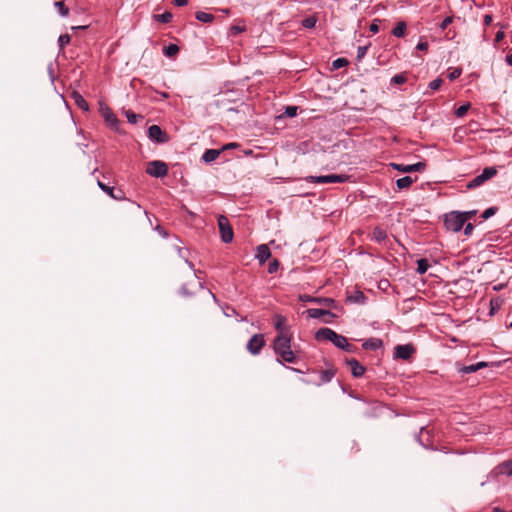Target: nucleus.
<instances>
[{"label":"nucleus","mask_w":512,"mask_h":512,"mask_svg":"<svg viewBox=\"0 0 512 512\" xmlns=\"http://www.w3.org/2000/svg\"><path fill=\"white\" fill-rule=\"evenodd\" d=\"M146 172L150 176L159 178V177H164L167 175L168 168H167L166 163H164L163 161L154 160V161H150L147 164Z\"/></svg>","instance_id":"nucleus-6"},{"label":"nucleus","mask_w":512,"mask_h":512,"mask_svg":"<svg viewBox=\"0 0 512 512\" xmlns=\"http://www.w3.org/2000/svg\"><path fill=\"white\" fill-rule=\"evenodd\" d=\"M411 172H422L426 168V164L424 162H417L415 164H410Z\"/></svg>","instance_id":"nucleus-39"},{"label":"nucleus","mask_w":512,"mask_h":512,"mask_svg":"<svg viewBox=\"0 0 512 512\" xmlns=\"http://www.w3.org/2000/svg\"><path fill=\"white\" fill-rule=\"evenodd\" d=\"M473 229H474V226L471 223H467L464 227V234L467 236L471 235Z\"/></svg>","instance_id":"nucleus-50"},{"label":"nucleus","mask_w":512,"mask_h":512,"mask_svg":"<svg viewBox=\"0 0 512 512\" xmlns=\"http://www.w3.org/2000/svg\"><path fill=\"white\" fill-rule=\"evenodd\" d=\"M71 37L68 34H62L58 38V44L60 49H63L67 44L70 43Z\"/></svg>","instance_id":"nucleus-33"},{"label":"nucleus","mask_w":512,"mask_h":512,"mask_svg":"<svg viewBox=\"0 0 512 512\" xmlns=\"http://www.w3.org/2000/svg\"><path fill=\"white\" fill-rule=\"evenodd\" d=\"M396 386H391V390L395 392Z\"/></svg>","instance_id":"nucleus-64"},{"label":"nucleus","mask_w":512,"mask_h":512,"mask_svg":"<svg viewBox=\"0 0 512 512\" xmlns=\"http://www.w3.org/2000/svg\"><path fill=\"white\" fill-rule=\"evenodd\" d=\"M278 268H279V261L274 259L268 265V273L273 274V273L277 272Z\"/></svg>","instance_id":"nucleus-43"},{"label":"nucleus","mask_w":512,"mask_h":512,"mask_svg":"<svg viewBox=\"0 0 512 512\" xmlns=\"http://www.w3.org/2000/svg\"><path fill=\"white\" fill-rule=\"evenodd\" d=\"M264 345V336L262 334H255L250 338L246 347L251 354L257 355L260 353Z\"/></svg>","instance_id":"nucleus-7"},{"label":"nucleus","mask_w":512,"mask_h":512,"mask_svg":"<svg viewBox=\"0 0 512 512\" xmlns=\"http://www.w3.org/2000/svg\"><path fill=\"white\" fill-rule=\"evenodd\" d=\"M506 62L509 66H512V48L510 53L506 56Z\"/></svg>","instance_id":"nucleus-58"},{"label":"nucleus","mask_w":512,"mask_h":512,"mask_svg":"<svg viewBox=\"0 0 512 512\" xmlns=\"http://www.w3.org/2000/svg\"><path fill=\"white\" fill-rule=\"evenodd\" d=\"M461 73H462L461 68H459V67L451 68V69H449V72H448V78L450 80H455L461 75Z\"/></svg>","instance_id":"nucleus-35"},{"label":"nucleus","mask_w":512,"mask_h":512,"mask_svg":"<svg viewBox=\"0 0 512 512\" xmlns=\"http://www.w3.org/2000/svg\"><path fill=\"white\" fill-rule=\"evenodd\" d=\"M487 366H488L487 362L481 361V362H477L475 364L462 366L458 369V372L462 375L474 373V372H476L482 368H485Z\"/></svg>","instance_id":"nucleus-14"},{"label":"nucleus","mask_w":512,"mask_h":512,"mask_svg":"<svg viewBox=\"0 0 512 512\" xmlns=\"http://www.w3.org/2000/svg\"><path fill=\"white\" fill-rule=\"evenodd\" d=\"M484 21L486 24H490L492 21V17L490 15H486Z\"/></svg>","instance_id":"nucleus-59"},{"label":"nucleus","mask_w":512,"mask_h":512,"mask_svg":"<svg viewBox=\"0 0 512 512\" xmlns=\"http://www.w3.org/2000/svg\"><path fill=\"white\" fill-rule=\"evenodd\" d=\"M484 183V180L482 179V177L480 175L476 176L475 178H473L468 184H467V188L469 189H473V188H476L480 185H482Z\"/></svg>","instance_id":"nucleus-32"},{"label":"nucleus","mask_w":512,"mask_h":512,"mask_svg":"<svg viewBox=\"0 0 512 512\" xmlns=\"http://www.w3.org/2000/svg\"><path fill=\"white\" fill-rule=\"evenodd\" d=\"M370 31L373 33H377L379 31L378 20H374L370 25Z\"/></svg>","instance_id":"nucleus-51"},{"label":"nucleus","mask_w":512,"mask_h":512,"mask_svg":"<svg viewBox=\"0 0 512 512\" xmlns=\"http://www.w3.org/2000/svg\"><path fill=\"white\" fill-rule=\"evenodd\" d=\"M54 7L61 16L67 17L69 15V8L65 6L63 1H56Z\"/></svg>","instance_id":"nucleus-29"},{"label":"nucleus","mask_w":512,"mask_h":512,"mask_svg":"<svg viewBox=\"0 0 512 512\" xmlns=\"http://www.w3.org/2000/svg\"><path fill=\"white\" fill-rule=\"evenodd\" d=\"M332 343L342 349V350H345L347 352H354V346H352L346 337H344L343 335H340V334H335L334 338L332 339Z\"/></svg>","instance_id":"nucleus-10"},{"label":"nucleus","mask_w":512,"mask_h":512,"mask_svg":"<svg viewBox=\"0 0 512 512\" xmlns=\"http://www.w3.org/2000/svg\"><path fill=\"white\" fill-rule=\"evenodd\" d=\"M315 302L323 303L325 305H331L334 303V301L330 298H324V299H314Z\"/></svg>","instance_id":"nucleus-52"},{"label":"nucleus","mask_w":512,"mask_h":512,"mask_svg":"<svg viewBox=\"0 0 512 512\" xmlns=\"http://www.w3.org/2000/svg\"><path fill=\"white\" fill-rule=\"evenodd\" d=\"M387 238V233L384 229H382L381 227H375L372 231V234H371V239L378 242V243H382L385 239Z\"/></svg>","instance_id":"nucleus-19"},{"label":"nucleus","mask_w":512,"mask_h":512,"mask_svg":"<svg viewBox=\"0 0 512 512\" xmlns=\"http://www.w3.org/2000/svg\"><path fill=\"white\" fill-rule=\"evenodd\" d=\"M237 147H238V144L235 143V142H232V143H228V144L224 145L222 150L234 149V148H237Z\"/></svg>","instance_id":"nucleus-56"},{"label":"nucleus","mask_w":512,"mask_h":512,"mask_svg":"<svg viewBox=\"0 0 512 512\" xmlns=\"http://www.w3.org/2000/svg\"><path fill=\"white\" fill-rule=\"evenodd\" d=\"M97 185L98 187L103 191L105 192L106 194H108L111 198L115 199V200H122L124 198V194L122 191H118V193H114V189L109 187L108 185L104 184L103 182H101L100 180L97 181Z\"/></svg>","instance_id":"nucleus-15"},{"label":"nucleus","mask_w":512,"mask_h":512,"mask_svg":"<svg viewBox=\"0 0 512 512\" xmlns=\"http://www.w3.org/2000/svg\"><path fill=\"white\" fill-rule=\"evenodd\" d=\"M365 295L362 291L356 290L352 294L347 297V301L350 303L364 304L365 303Z\"/></svg>","instance_id":"nucleus-21"},{"label":"nucleus","mask_w":512,"mask_h":512,"mask_svg":"<svg viewBox=\"0 0 512 512\" xmlns=\"http://www.w3.org/2000/svg\"><path fill=\"white\" fill-rule=\"evenodd\" d=\"M220 153H221V150L208 149L202 155V160L206 163L213 162L214 160H216L219 157Z\"/></svg>","instance_id":"nucleus-20"},{"label":"nucleus","mask_w":512,"mask_h":512,"mask_svg":"<svg viewBox=\"0 0 512 512\" xmlns=\"http://www.w3.org/2000/svg\"><path fill=\"white\" fill-rule=\"evenodd\" d=\"M453 22V17L452 16H448L446 17L442 23L440 24V29L441 30H445L451 23Z\"/></svg>","instance_id":"nucleus-47"},{"label":"nucleus","mask_w":512,"mask_h":512,"mask_svg":"<svg viewBox=\"0 0 512 512\" xmlns=\"http://www.w3.org/2000/svg\"><path fill=\"white\" fill-rule=\"evenodd\" d=\"M505 37V34L503 31H498L495 35V42H500Z\"/></svg>","instance_id":"nucleus-54"},{"label":"nucleus","mask_w":512,"mask_h":512,"mask_svg":"<svg viewBox=\"0 0 512 512\" xmlns=\"http://www.w3.org/2000/svg\"><path fill=\"white\" fill-rule=\"evenodd\" d=\"M245 30L244 27H241V26H238V25H234L230 28V35L232 36H235L241 32H243Z\"/></svg>","instance_id":"nucleus-48"},{"label":"nucleus","mask_w":512,"mask_h":512,"mask_svg":"<svg viewBox=\"0 0 512 512\" xmlns=\"http://www.w3.org/2000/svg\"><path fill=\"white\" fill-rule=\"evenodd\" d=\"M492 512H512V511H504L500 507H494Z\"/></svg>","instance_id":"nucleus-60"},{"label":"nucleus","mask_w":512,"mask_h":512,"mask_svg":"<svg viewBox=\"0 0 512 512\" xmlns=\"http://www.w3.org/2000/svg\"><path fill=\"white\" fill-rule=\"evenodd\" d=\"M406 32L405 22H399L393 29L392 33L395 37H403Z\"/></svg>","instance_id":"nucleus-28"},{"label":"nucleus","mask_w":512,"mask_h":512,"mask_svg":"<svg viewBox=\"0 0 512 512\" xmlns=\"http://www.w3.org/2000/svg\"><path fill=\"white\" fill-rule=\"evenodd\" d=\"M497 212V208L496 207H489L487 208L481 215V217L486 220L490 217H492L493 215H495Z\"/></svg>","instance_id":"nucleus-42"},{"label":"nucleus","mask_w":512,"mask_h":512,"mask_svg":"<svg viewBox=\"0 0 512 512\" xmlns=\"http://www.w3.org/2000/svg\"><path fill=\"white\" fill-rule=\"evenodd\" d=\"M348 65V60L345 58H337L333 61L332 66L334 69H340Z\"/></svg>","instance_id":"nucleus-38"},{"label":"nucleus","mask_w":512,"mask_h":512,"mask_svg":"<svg viewBox=\"0 0 512 512\" xmlns=\"http://www.w3.org/2000/svg\"><path fill=\"white\" fill-rule=\"evenodd\" d=\"M470 108V104L467 103V104H464V105H461L460 107H458L455 111V115L458 117V118H461L463 117L467 111L469 110Z\"/></svg>","instance_id":"nucleus-36"},{"label":"nucleus","mask_w":512,"mask_h":512,"mask_svg":"<svg viewBox=\"0 0 512 512\" xmlns=\"http://www.w3.org/2000/svg\"><path fill=\"white\" fill-rule=\"evenodd\" d=\"M271 256V252L269 247L266 244H261L257 247L256 251V259L259 261L260 264L265 263Z\"/></svg>","instance_id":"nucleus-13"},{"label":"nucleus","mask_w":512,"mask_h":512,"mask_svg":"<svg viewBox=\"0 0 512 512\" xmlns=\"http://www.w3.org/2000/svg\"><path fill=\"white\" fill-rule=\"evenodd\" d=\"M497 174V169L495 167H486L482 173L480 174V176L482 177V179L484 180V182H486L487 180L491 179L492 177H494L495 175Z\"/></svg>","instance_id":"nucleus-25"},{"label":"nucleus","mask_w":512,"mask_h":512,"mask_svg":"<svg viewBox=\"0 0 512 512\" xmlns=\"http://www.w3.org/2000/svg\"><path fill=\"white\" fill-rule=\"evenodd\" d=\"M302 25L308 29L314 28L316 25V19L314 17H308L303 20Z\"/></svg>","instance_id":"nucleus-40"},{"label":"nucleus","mask_w":512,"mask_h":512,"mask_svg":"<svg viewBox=\"0 0 512 512\" xmlns=\"http://www.w3.org/2000/svg\"><path fill=\"white\" fill-rule=\"evenodd\" d=\"M86 26L73 27V29H85Z\"/></svg>","instance_id":"nucleus-62"},{"label":"nucleus","mask_w":512,"mask_h":512,"mask_svg":"<svg viewBox=\"0 0 512 512\" xmlns=\"http://www.w3.org/2000/svg\"><path fill=\"white\" fill-rule=\"evenodd\" d=\"M307 314L310 318H313V319H317V318H320L324 315H330V316H333V314L328 311V310H324V309H317V308H310L307 310Z\"/></svg>","instance_id":"nucleus-22"},{"label":"nucleus","mask_w":512,"mask_h":512,"mask_svg":"<svg viewBox=\"0 0 512 512\" xmlns=\"http://www.w3.org/2000/svg\"><path fill=\"white\" fill-rule=\"evenodd\" d=\"M442 84V79L440 78H437V79H434L433 81H431L429 83V87L432 89V90H437L440 88Z\"/></svg>","instance_id":"nucleus-46"},{"label":"nucleus","mask_w":512,"mask_h":512,"mask_svg":"<svg viewBox=\"0 0 512 512\" xmlns=\"http://www.w3.org/2000/svg\"><path fill=\"white\" fill-rule=\"evenodd\" d=\"M416 48L420 51H427L428 49V43L427 42H419L416 46Z\"/></svg>","instance_id":"nucleus-53"},{"label":"nucleus","mask_w":512,"mask_h":512,"mask_svg":"<svg viewBox=\"0 0 512 512\" xmlns=\"http://www.w3.org/2000/svg\"><path fill=\"white\" fill-rule=\"evenodd\" d=\"M383 346V342L381 339L379 338H369L367 340H365L362 344V347L365 349V350H378L380 349L381 347Z\"/></svg>","instance_id":"nucleus-17"},{"label":"nucleus","mask_w":512,"mask_h":512,"mask_svg":"<svg viewBox=\"0 0 512 512\" xmlns=\"http://www.w3.org/2000/svg\"><path fill=\"white\" fill-rule=\"evenodd\" d=\"M102 116L111 126H114L118 123L116 116L109 108L102 109Z\"/></svg>","instance_id":"nucleus-23"},{"label":"nucleus","mask_w":512,"mask_h":512,"mask_svg":"<svg viewBox=\"0 0 512 512\" xmlns=\"http://www.w3.org/2000/svg\"><path fill=\"white\" fill-rule=\"evenodd\" d=\"M195 17H196V19L198 21H201V22H204V23H210L214 19V16L212 14L206 13V12H202V11L196 12Z\"/></svg>","instance_id":"nucleus-27"},{"label":"nucleus","mask_w":512,"mask_h":512,"mask_svg":"<svg viewBox=\"0 0 512 512\" xmlns=\"http://www.w3.org/2000/svg\"><path fill=\"white\" fill-rule=\"evenodd\" d=\"M182 290H183L184 294H188V293L186 292V288H185V286H184V287H182Z\"/></svg>","instance_id":"nucleus-63"},{"label":"nucleus","mask_w":512,"mask_h":512,"mask_svg":"<svg viewBox=\"0 0 512 512\" xmlns=\"http://www.w3.org/2000/svg\"><path fill=\"white\" fill-rule=\"evenodd\" d=\"M302 300H304V301H314V299L310 298L309 296L303 298Z\"/></svg>","instance_id":"nucleus-61"},{"label":"nucleus","mask_w":512,"mask_h":512,"mask_svg":"<svg viewBox=\"0 0 512 512\" xmlns=\"http://www.w3.org/2000/svg\"><path fill=\"white\" fill-rule=\"evenodd\" d=\"M334 375H335V372L333 369H327L325 371H322L321 380L323 382H330V381H332Z\"/></svg>","instance_id":"nucleus-31"},{"label":"nucleus","mask_w":512,"mask_h":512,"mask_svg":"<svg viewBox=\"0 0 512 512\" xmlns=\"http://www.w3.org/2000/svg\"><path fill=\"white\" fill-rule=\"evenodd\" d=\"M367 50H368L367 46H359L357 48V59L358 60L362 59L366 55Z\"/></svg>","instance_id":"nucleus-45"},{"label":"nucleus","mask_w":512,"mask_h":512,"mask_svg":"<svg viewBox=\"0 0 512 512\" xmlns=\"http://www.w3.org/2000/svg\"><path fill=\"white\" fill-rule=\"evenodd\" d=\"M413 179L410 176H405L396 180V185L399 189H406L411 186Z\"/></svg>","instance_id":"nucleus-24"},{"label":"nucleus","mask_w":512,"mask_h":512,"mask_svg":"<svg viewBox=\"0 0 512 512\" xmlns=\"http://www.w3.org/2000/svg\"><path fill=\"white\" fill-rule=\"evenodd\" d=\"M461 213L465 214L466 221H467V220L471 219L476 214V211L475 210H471V211L461 212Z\"/></svg>","instance_id":"nucleus-55"},{"label":"nucleus","mask_w":512,"mask_h":512,"mask_svg":"<svg viewBox=\"0 0 512 512\" xmlns=\"http://www.w3.org/2000/svg\"><path fill=\"white\" fill-rule=\"evenodd\" d=\"M155 17L161 23H169L172 19V14L170 12H164L162 14L156 15Z\"/></svg>","instance_id":"nucleus-34"},{"label":"nucleus","mask_w":512,"mask_h":512,"mask_svg":"<svg viewBox=\"0 0 512 512\" xmlns=\"http://www.w3.org/2000/svg\"><path fill=\"white\" fill-rule=\"evenodd\" d=\"M407 81V77L404 74H396L392 77L391 82L395 84H403Z\"/></svg>","instance_id":"nucleus-41"},{"label":"nucleus","mask_w":512,"mask_h":512,"mask_svg":"<svg viewBox=\"0 0 512 512\" xmlns=\"http://www.w3.org/2000/svg\"><path fill=\"white\" fill-rule=\"evenodd\" d=\"M336 332L330 328H320L315 333V339L317 341H330L332 342V339L334 338Z\"/></svg>","instance_id":"nucleus-12"},{"label":"nucleus","mask_w":512,"mask_h":512,"mask_svg":"<svg viewBox=\"0 0 512 512\" xmlns=\"http://www.w3.org/2000/svg\"><path fill=\"white\" fill-rule=\"evenodd\" d=\"M285 114L289 117H294L297 114V107L295 106H288L285 110Z\"/></svg>","instance_id":"nucleus-49"},{"label":"nucleus","mask_w":512,"mask_h":512,"mask_svg":"<svg viewBox=\"0 0 512 512\" xmlns=\"http://www.w3.org/2000/svg\"><path fill=\"white\" fill-rule=\"evenodd\" d=\"M416 352L413 344L396 345L393 350V358L396 360L410 361Z\"/></svg>","instance_id":"nucleus-3"},{"label":"nucleus","mask_w":512,"mask_h":512,"mask_svg":"<svg viewBox=\"0 0 512 512\" xmlns=\"http://www.w3.org/2000/svg\"><path fill=\"white\" fill-rule=\"evenodd\" d=\"M72 99L74 100V103L77 105L78 108L82 109L83 111L89 110V105L87 101L83 98L82 95H80L78 92L74 91L72 92Z\"/></svg>","instance_id":"nucleus-18"},{"label":"nucleus","mask_w":512,"mask_h":512,"mask_svg":"<svg viewBox=\"0 0 512 512\" xmlns=\"http://www.w3.org/2000/svg\"><path fill=\"white\" fill-rule=\"evenodd\" d=\"M347 365L349 366L350 368V371L352 373L353 376L355 377H360L364 374L365 372V367L362 366L357 360L355 359H352V360H349L347 361Z\"/></svg>","instance_id":"nucleus-16"},{"label":"nucleus","mask_w":512,"mask_h":512,"mask_svg":"<svg viewBox=\"0 0 512 512\" xmlns=\"http://www.w3.org/2000/svg\"><path fill=\"white\" fill-rule=\"evenodd\" d=\"M179 47L176 44H169L168 46L164 47L163 53L167 57H174L178 54Z\"/></svg>","instance_id":"nucleus-26"},{"label":"nucleus","mask_w":512,"mask_h":512,"mask_svg":"<svg viewBox=\"0 0 512 512\" xmlns=\"http://www.w3.org/2000/svg\"><path fill=\"white\" fill-rule=\"evenodd\" d=\"M429 263H428V260L425 259V258H422V259H419L417 261V272L419 274H424L427 272L428 268H429Z\"/></svg>","instance_id":"nucleus-30"},{"label":"nucleus","mask_w":512,"mask_h":512,"mask_svg":"<svg viewBox=\"0 0 512 512\" xmlns=\"http://www.w3.org/2000/svg\"><path fill=\"white\" fill-rule=\"evenodd\" d=\"M499 475H512V461L507 460L496 466L490 473L491 477H498Z\"/></svg>","instance_id":"nucleus-8"},{"label":"nucleus","mask_w":512,"mask_h":512,"mask_svg":"<svg viewBox=\"0 0 512 512\" xmlns=\"http://www.w3.org/2000/svg\"><path fill=\"white\" fill-rule=\"evenodd\" d=\"M126 117H127L128 122L135 124L137 122V119L139 116L132 111H127Z\"/></svg>","instance_id":"nucleus-44"},{"label":"nucleus","mask_w":512,"mask_h":512,"mask_svg":"<svg viewBox=\"0 0 512 512\" xmlns=\"http://www.w3.org/2000/svg\"><path fill=\"white\" fill-rule=\"evenodd\" d=\"M350 176L345 174H330L323 176H310L308 181L317 184H330V183H343L346 182Z\"/></svg>","instance_id":"nucleus-4"},{"label":"nucleus","mask_w":512,"mask_h":512,"mask_svg":"<svg viewBox=\"0 0 512 512\" xmlns=\"http://www.w3.org/2000/svg\"><path fill=\"white\" fill-rule=\"evenodd\" d=\"M274 327L277 330L278 334H291L290 328L286 325V317L282 315H276L274 317Z\"/></svg>","instance_id":"nucleus-11"},{"label":"nucleus","mask_w":512,"mask_h":512,"mask_svg":"<svg viewBox=\"0 0 512 512\" xmlns=\"http://www.w3.org/2000/svg\"><path fill=\"white\" fill-rule=\"evenodd\" d=\"M466 222L465 214L459 211H452L445 216V227L453 232L460 231Z\"/></svg>","instance_id":"nucleus-2"},{"label":"nucleus","mask_w":512,"mask_h":512,"mask_svg":"<svg viewBox=\"0 0 512 512\" xmlns=\"http://www.w3.org/2000/svg\"><path fill=\"white\" fill-rule=\"evenodd\" d=\"M148 136L151 140H154L157 143H164L167 141L165 132H163L158 125H151L148 128Z\"/></svg>","instance_id":"nucleus-9"},{"label":"nucleus","mask_w":512,"mask_h":512,"mask_svg":"<svg viewBox=\"0 0 512 512\" xmlns=\"http://www.w3.org/2000/svg\"><path fill=\"white\" fill-rule=\"evenodd\" d=\"M218 227L222 241L224 243H230L233 240L234 233L226 216L220 215L218 217Z\"/></svg>","instance_id":"nucleus-5"},{"label":"nucleus","mask_w":512,"mask_h":512,"mask_svg":"<svg viewBox=\"0 0 512 512\" xmlns=\"http://www.w3.org/2000/svg\"><path fill=\"white\" fill-rule=\"evenodd\" d=\"M174 4L176 6H185L187 5V0H174Z\"/></svg>","instance_id":"nucleus-57"},{"label":"nucleus","mask_w":512,"mask_h":512,"mask_svg":"<svg viewBox=\"0 0 512 512\" xmlns=\"http://www.w3.org/2000/svg\"><path fill=\"white\" fill-rule=\"evenodd\" d=\"M391 166L395 170H398L402 173H410L411 172L410 165L392 163Z\"/></svg>","instance_id":"nucleus-37"},{"label":"nucleus","mask_w":512,"mask_h":512,"mask_svg":"<svg viewBox=\"0 0 512 512\" xmlns=\"http://www.w3.org/2000/svg\"><path fill=\"white\" fill-rule=\"evenodd\" d=\"M292 334L277 335L274 342L273 348L275 353L281 357V359L288 363H294L296 360L295 354L291 349Z\"/></svg>","instance_id":"nucleus-1"}]
</instances>
